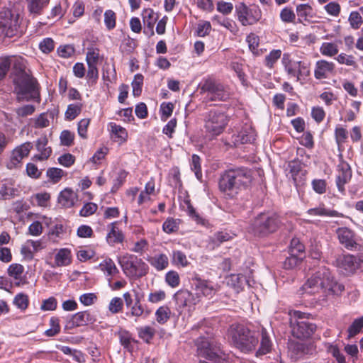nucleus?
<instances>
[{"label": "nucleus", "instance_id": "nucleus-1", "mask_svg": "<svg viewBox=\"0 0 363 363\" xmlns=\"http://www.w3.org/2000/svg\"><path fill=\"white\" fill-rule=\"evenodd\" d=\"M344 290L345 286L333 279L330 270L322 267L308 279L300 288L299 293L301 295L306 294L312 295L319 293L338 295Z\"/></svg>", "mask_w": 363, "mask_h": 363}, {"label": "nucleus", "instance_id": "nucleus-2", "mask_svg": "<svg viewBox=\"0 0 363 363\" xmlns=\"http://www.w3.org/2000/svg\"><path fill=\"white\" fill-rule=\"evenodd\" d=\"M251 170L246 167L229 169L220 174L219 190L228 198L235 197L239 191L252 182Z\"/></svg>", "mask_w": 363, "mask_h": 363}, {"label": "nucleus", "instance_id": "nucleus-3", "mask_svg": "<svg viewBox=\"0 0 363 363\" xmlns=\"http://www.w3.org/2000/svg\"><path fill=\"white\" fill-rule=\"evenodd\" d=\"M11 77L18 101L35 100L40 97L39 84L30 73L16 67Z\"/></svg>", "mask_w": 363, "mask_h": 363}, {"label": "nucleus", "instance_id": "nucleus-4", "mask_svg": "<svg viewBox=\"0 0 363 363\" xmlns=\"http://www.w3.org/2000/svg\"><path fill=\"white\" fill-rule=\"evenodd\" d=\"M228 336L235 346L244 352L254 350L258 344V338L243 324L230 325L228 330Z\"/></svg>", "mask_w": 363, "mask_h": 363}, {"label": "nucleus", "instance_id": "nucleus-5", "mask_svg": "<svg viewBox=\"0 0 363 363\" xmlns=\"http://www.w3.org/2000/svg\"><path fill=\"white\" fill-rule=\"evenodd\" d=\"M281 220L274 213H261L252 220L250 230L257 237L264 238L275 233L281 226Z\"/></svg>", "mask_w": 363, "mask_h": 363}, {"label": "nucleus", "instance_id": "nucleus-6", "mask_svg": "<svg viewBox=\"0 0 363 363\" xmlns=\"http://www.w3.org/2000/svg\"><path fill=\"white\" fill-rule=\"evenodd\" d=\"M119 264L126 277L140 278L148 272L147 264L141 259L133 255H125L119 259Z\"/></svg>", "mask_w": 363, "mask_h": 363}, {"label": "nucleus", "instance_id": "nucleus-7", "mask_svg": "<svg viewBox=\"0 0 363 363\" xmlns=\"http://www.w3.org/2000/svg\"><path fill=\"white\" fill-rule=\"evenodd\" d=\"M227 115L219 110H211L205 119L206 131L212 136L221 134L228 123Z\"/></svg>", "mask_w": 363, "mask_h": 363}, {"label": "nucleus", "instance_id": "nucleus-8", "mask_svg": "<svg viewBox=\"0 0 363 363\" xmlns=\"http://www.w3.org/2000/svg\"><path fill=\"white\" fill-rule=\"evenodd\" d=\"M19 15L10 9L0 11V38H11L18 34Z\"/></svg>", "mask_w": 363, "mask_h": 363}, {"label": "nucleus", "instance_id": "nucleus-9", "mask_svg": "<svg viewBox=\"0 0 363 363\" xmlns=\"http://www.w3.org/2000/svg\"><path fill=\"white\" fill-rule=\"evenodd\" d=\"M304 313L300 311L294 313V318L291 320V332L294 337L305 339L311 337L316 329V325L308 320L304 319Z\"/></svg>", "mask_w": 363, "mask_h": 363}, {"label": "nucleus", "instance_id": "nucleus-10", "mask_svg": "<svg viewBox=\"0 0 363 363\" xmlns=\"http://www.w3.org/2000/svg\"><path fill=\"white\" fill-rule=\"evenodd\" d=\"M201 92L206 94V97L210 101H225L230 99L229 90L222 84L212 79L203 81L201 86Z\"/></svg>", "mask_w": 363, "mask_h": 363}, {"label": "nucleus", "instance_id": "nucleus-11", "mask_svg": "<svg viewBox=\"0 0 363 363\" xmlns=\"http://www.w3.org/2000/svg\"><path fill=\"white\" fill-rule=\"evenodd\" d=\"M235 11L239 21L245 26L255 24L262 18L261 9L256 4L247 6L244 3H240L235 6Z\"/></svg>", "mask_w": 363, "mask_h": 363}, {"label": "nucleus", "instance_id": "nucleus-12", "mask_svg": "<svg viewBox=\"0 0 363 363\" xmlns=\"http://www.w3.org/2000/svg\"><path fill=\"white\" fill-rule=\"evenodd\" d=\"M33 145L30 142L24 143L14 148L6 162V167L9 169L19 168L22 164V160L28 156Z\"/></svg>", "mask_w": 363, "mask_h": 363}, {"label": "nucleus", "instance_id": "nucleus-13", "mask_svg": "<svg viewBox=\"0 0 363 363\" xmlns=\"http://www.w3.org/2000/svg\"><path fill=\"white\" fill-rule=\"evenodd\" d=\"M336 235L340 243L347 250H356L359 246L355 232L347 227L338 228Z\"/></svg>", "mask_w": 363, "mask_h": 363}, {"label": "nucleus", "instance_id": "nucleus-14", "mask_svg": "<svg viewBox=\"0 0 363 363\" xmlns=\"http://www.w3.org/2000/svg\"><path fill=\"white\" fill-rule=\"evenodd\" d=\"M256 132L251 126L246 125L237 134H233L231 137V143H225L226 145L237 147L240 145L251 143L255 140Z\"/></svg>", "mask_w": 363, "mask_h": 363}, {"label": "nucleus", "instance_id": "nucleus-15", "mask_svg": "<svg viewBox=\"0 0 363 363\" xmlns=\"http://www.w3.org/2000/svg\"><path fill=\"white\" fill-rule=\"evenodd\" d=\"M96 321V318L89 311H79L71 315L67 321L66 328L72 329L80 326H85L92 324Z\"/></svg>", "mask_w": 363, "mask_h": 363}, {"label": "nucleus", "instance_id": "nucleus-16", "mask_svg": "<svg viewBox=\"0 0 363 363\" xmlns=\"http://www.w3.org/2000/svg\"><path fill=\"white\" fill-rule=\"evenodd\" d=\"M192 281L196 291L195 296H198L199 302L201 296L211 297L216 294V289L211 281L202 279L199 277H195Z\"/></svg>", "mask_w": 363, "mask_h": 363}, {"label": "nucleus", "instance_id": "nucleus-17", "mask_svg": "<svg viewBox=\"0 0 363 363\" xmlns=\"http://www.w3.org/2000/svg\"><path fill=\"white\" fill-rule=\"evenodd\" d=\"M337 175L336 177V186L340 192H345V185L352 178V170L350 164L345 161L341 160L337 167Z\"/></svg>", "mask_w": 363, "mask_h": 363}, {"label": "nucleus", "instance_id": "nucleus-18", "mask_svg": "<svg viewBox=\"0 0 363 363\" xmlns=\"http://www.w3.org/2000/svg\"><path fill=\"white\" fill-rule=\"evenodd\" d=\"M178 310L191 307L199 303L198 296L188 290H179L174 296Z\"/></svg>", "mask_w": 363, "mask_h": 363}, {"label": "nucleus", "instance_id": "nucleus-19", "mask_svg": "<svg viewBox=\"0 0 363 363\" xmlns=\"http://www.w3.org/2000/svg\"><path fill=\"white\" fill-rule=\"evenodd\" d=\"M335 65L333 62L325 60L316 61L314 67V77L318 79H325L335 73Z\"/></svg>", "mask_w": 363, "mask_h": 363}, {"label": "nucleus", "instance_id": "nucleus-20", "mask_svg": "<svg viewBox=\"0 0 363 363\" xmlns=\"http://www.w3.org/2000/svg\"><path fill=\"white\" fill-rule=\"evenodd\" d=\"M197 345V354L199 357H203L206 359L217 361L219 354L214 348L211 347L210 342L205 338L198 339L196 342Z\"/></svg>", "mask_w": 363, "mask_h": 363}, {"label": "nucleus", "instance_id": "nucleus-21", "mask_svg": "<svg viewBox=\"0 0 363 363\" xmlns=\"http://www.w3.org/2000/svg\"><path fill=\"white\" fill-rule=\"evenodd\" d=\"M116 224L117 222H113L108 225L109 231L106 235V241L111 246L117 243H122L125 238L123 232L117 227Z\"/></svg>", "mask_w": 363, "mask_h": 363}, {"label": "nucleus", "instance_id": "nucleus-22", "mask_svg": "<svg viewBox=\"0 0 363 363\" xmlns=\"http://www.w3.org/2000/svg\"><path fill=\"white\" fill-rule=\"evenodd\" d=\"M48 143L46 135L40 137L36 141V149L40 154L37 155L35 157L40 160H47L51 155L52 149L50 147H47Z\"/></svg>", "mask_w": 363, "mask_h": 363}, {"label": "nucleus", "instance_id": "nucleus-23", "mask_svg": "<svg viewBox=\"0 0 363 363\" xmlns=\"http://www.w3.org/2000/svg\"><path fill=\"white\" fill-rule=\"evenodd\" d=\"M72 262V255L70 250L62 248L57 251L55 255V263L52 267H60L69 265Z\"/></svg>", "mask_w": 363, "mask_h": 363}, {"label": "nucleus", "instance_id": "nucleus-24", "mask_svg": "<svg viewBox=\"0 0 363 363\" xmlns=\"http://www.w3.org/2000/svg\"><path fill=\"white\" fill-rule=\"evenodd\" d=\"M306 213L313 216H328V217H340L342 214L337 211L330 210L325 208L323 203L320 204L318 207L309 208Z\"/></svg>", "mask_w": 363, "mask_h": 363}, {"label": "nucleus", "instance_id": "nucleus-25", "mask_svg": "<svg viewBox=\"0 0 363 363\" xmlns=\"http://www.w3.org/2000/svg\"><path fill=\"white\" fill-rule=\"evenodd\" d=\"M272 342L267 330L262 328L260 347L256 352V356H261L267 354L271 351Z\"/></svg>", "mask_w": 363, "mask_h": 363}, {"label": "nucleus", "instance_id": "nucleus-26", "mask_svg": "<svg viewBox=\"0 0 363 363\" xmlns=\"http://www.w3.org/2000/svg\"><path fill=\"white\" fill-rule=\"evenodd\" d=\"M147 260L157 271L164 270L169 265L168 257L163 253L150 257Z\"/></svg>", "mask_w": 363, "mask_h": 363}, {"label": "nucleus", "instance_id": "nucleus-27", "mask_svg": "<svg viewBox=\"0 0 363 363\" xmlns=\"http://www.w3.org/2000/svg\"><path fill=\"white\" fill-rule=\"evenodd\" d=\"M76 197L75 193L71 189L67 188L60 192L58 202L65 208H70L74 206Z\"/></svg>", "mask_w": 363, "mask_h": 363}, {"label": "nucleus", "instance_id": "nucleus-28", "mask_svg": "<svg viewBox=\"0 0 363 363\" xmlns=\"http://www.w3.org/2000/svg\"><path fill=\"white\" fill-rule=\"evenodd\" d=\"M50 0H27L28 11L35 16L40 15Z\"/></svg>", "mask_w": 363, "mask_h": 363}, {"label": "nucleus", "instance_id": "nucleus-29", "mask_svg": "<svg viewBox=\"0 0 363 363\" xmlns=\"http://www.w3.org/2000/svg\"><path fill=\"white\" fill-rule=\"evenodd\" d=\"M282 62L287 74L291 77H296V81L300 80V72L298 69L297 62H291L288 59V55L284 54Z\"/></svg>", "mask_w": 363, "mask_h": 363}, {"label": "nucleus", "instance_id": "nucleus-30", "mask_svg": "<svg viewBox=\"0 0 363 363\" xmlns=\"http://www.w3.org/2000/svg\"><path fill=\"white\" fill-rule=\"evenodd\" d=\"M144 313H145V315H148L150 314V311L145 309V307L140 302V298L138 296H136L134 300V303L130 308V312L127 313V315H130L131 316L139 318Z\"/></svg>", "mask_w": 363, "mask_h": 363}, {"label": "nucleus", "instance_id": "nucleus-31", "mask_svg": "<svg viewBox=\"0 0 363 363\" xmlns=\"http://www.w3.org/2000/svg\"><path fill=\"white\" fill-rule=\"evenodd\" d=\"M355 257L353 255H344L339 260V267L345 270L346 273H352L356 269Z\"/></svg>", "mask_w": 363, "mask_h": 363}, {"label": "nucleus", "instance_id": "nucleus-32", "mask_svg": "<svg viewBox=\"0 0 363 363\" xmlns=\"http://www.w3.org/2000/svg\"><path fill=\"white\" fill-rule=\"evenodd\" d=\"M296 10L300 22L308 21L309 18L312 17L313 8L308 4L298 5Z\"/></svg>", "mask_w": 363, "mask_h": 363}, {"label": "nucleus", "instance_id": "nucleus-33", "mask_svg": "<svg viewBox=\"0 0 363 363\" xmlns=\"http://www.w3.org/2000/svg\"><path fill=\"white\" fill-rule=\"evenodd\" d=\"M99 268L105 272L107 276H114L118 273V269L111 258H106L99 264Z\"/></svg>", "mask_w": 363, "mask_h": 363}, {"label": "nucleus", "instance_id": "nucleus-34", "mask_svg": "<svg viewBox=\"0 0 363 363\" xmlns=\"http://www.w3.org/2000/svg\"><path fill=\"white\" fill-rule=\"evenodd\" d=\"M172 262L175 266L182 267H186L190 264L185 253L181 250L172 252Z\"/></svg>", "mask_w": 363, "mask_h": 363}, {"label": "nucleus", "instance_id": "nucleus-35", "mask_svg": "<svg viewBox=\"0 0 363 363\" xmlns=\"http://www.w3.org/2000/svg\"><path fill=\"white\" fill-rule=\"evenodd\" d=\"M281 56V50H272L264 58V65L272 69L274 67V65L277 63L278 60L280 59Z\"/></svg>", "mask_w": 363, "mask_h": 363}, {"label": "nucleus", "instance_id": "nucleus-36", "mask_svg": "<svg viewBox=\"0 0 363 363\" xmlns=\"http://www.w3.org/2000/svg\"><path fill=\"white\" fill-rule=\"evenodd\" d=\"M171 311L167 306H160L155 312L156 320L160 324H164L170 318Z\"/></svg>", "mask_w": 363, "mask_h": 363}, {"label": "nucleus", "instance_id": "nucleus-37", "mask_svg": "<svg viewBox=\"0 0 363 363\" xmlns=\"http://www.w3.org/2000/svg\"><path fill=\"white\" fill-rule=\"evenodd\" d=\"M320 52L324 56L333 57L338 53V47L333 43H323L320 48Z\"/></svg>", "mask_w": 363, "mask_h": 363}, {"label": "nucleus", "instance_id": "nucleus-38", "mask_svg": "<svg viewBox=\"0 0 363 363\" xmlns=\"http://www.w3.org/2000/svg\"><path fill=\"white\" fill-rule=\"evenodd\" d=\"M82 103H76L69 104L67 106V111L65 112V118L72 121L74 120L77 116H79L82 111Z\"/></svg>", "mask_w": 363, "mask_h": 363}, {"label": "nucleus", "instance_id": "nucleus-39", "mask_svg": "<svg viewBox=\"0 0 363 363\" xmlns=\"http://www.w3.org/2000/svg\"><path fill=\"white\" fill-rule=\"evenodd\" d=\"M302 261V257L298 254L290 253V256L286 258L284 262V267L286 269H292L297 267Z\"/></svg>", "mask_w": 363, "mask_h": 363}, {"label": "nucleus", "instance_id": "nucleus-40", "mask_svg": "<svg viewBox=\"0 0 363 363\" xmlns=\"http://www.w3.org/2000/svg\"><path fill=\"white\" fill-rule=\"evenodd\" d=\"M155 333V329L150 326H145L138 329L139 337L147 343L153 338Z\"/></svg>", "mask_w": 363, "mask_h": 363}, {"label": "nucleus", "instance_id": "nucleus-41", "mask_svg": "<svg viewBox=\"0 0 363 363\" xmlns=\"http://www.w3.org/2000/svg\"><path fill=\"white\" fill-rule=\"evenodd\" d=\"M246 41L248 43L250 50L253 52L254 55H259L262 52L258 49L259 47V37L255 33H250L247 36Z\"/></svg>", "mask_w": 363, "mask_h": 363}, {"label": "nucleus", "instance_id": "nucleus-42", "mask_svg": "<svg viewBox=\"0 0 363 363\" xmlns=\"http://www.w3.org/2000/svg\"><path fill=\"white\" fill-rule=\"evenodd\" d=\"M29 303L28 296L23 293H19L14 297L13 304L21 310H26Z\"/></svg>", "mask_w": 363, "mask_h": 363}, {"label": "nucleus", "instance_id": "nucleus-43", "mask_svg": "<svg viewBox=\"0 0 363 363\" xmlns=\"http://www.w3.org/2000/svg\"><path fill=\"white\" fill-rule=\"evenodd\" d=\"M363 328V315L359 318L355 319L352 325L349 327L348 331V337H352L359 333L361 330Z\"/></svg>", "mask_w": 363, "mask_h": 363}, {"label": "nucleus", "instance_id": "nucleus-44", "mask_svg": "<svg viewBox=\"0 0 363 363\" xmlns=\"http://www.w3.org/2000/svg\"><path fill=\"white\" fill-rule=\"evenodd\" d=\"M111 132L118 138L121 142H124L127 140L128 133L126 130L122 126L116 124L115 123H110Z\"/></svg>", "mask_w": 363, "mask_h": 363}, {"label": "nucleus", "instance_id": "nucleus-45", "mask_svg": "<svg viewBox=\"0 0 363 363\" xmlns=\"http://www.w3.org/2000/svg\"><path fill=\"white\" fill-rule=\"evenodd\" d=\"M143 84V76L141 74H135L131 84L134 96H139L141 94Z\"/></svg>", "mask_w": 363, "mask_h": 363}, {"label": "nucleus", "instance_id": "nucleus-46", "mask_svg": "<svg viewBox=\"0 0 363 363\" xmlns=\"http://www.w3.org/2000/svg\"><path fill=\"white\" fill-rule=\"evenodd\" d=\"M104 23L108 30H113L116 27V15L112 10H106L104 13Z\"/></svg>", "mask_w": 363, "mask_h": 363}, {"label": "nucleus", "instance_id": "nucleus-47", "mask_svg": "<svg viewBox=\"0 0 363 363\" xmlns=\"http://www.w3.org/2000/svg\"><path fill=\"white\" fill-rule=\"evenodd\" d=\"M324 9L329 16L336 18L340 13L341 6L336 1H330L324 6Z\"/></svg>", "mask_w": 363, "mask_h": 363}, {"label": "nucleus", "instance_id": "nucleus-48", "mask_svg": "<svg viewBox=\"0 0 363 363\" xmlns=\"http://www.w3.org/2000/svg\"><path fill=\"white\" fill-rule=\"evenodd\" d=\"M348 137L347 130L342 127H336L335 130V138L337 146L340 147L346 141Z\"/></svg>", "mask_w": 363, "mask_h": 363}, {"label": "nucleus", "instance_id": "nucleus-49", "mask_svg": "<svg viewBox=\"0 0 363 363\" xmlns=\"http://www.w3.org/2000/svg\"><path fill=\"white\" fill-rule=\"evenodd\" d=\"M165 281L172 288L179 285L180 278L179 274L175 271H169L165 275Z\"/></svg>", "mask_w": 363, "mask_h": 363}, {"label": "nucleus", "instance_id": "nucleus-50", "mask_svg": "<svg viewBox=\"0 0 363 363\" xmlns=\"http://www.w3.org/2000/svg\"><path fill=\"white\" fill-rule=\"evenodd\" d=\"M123 308V302L121 298L120 297H114L113 298L108 305L109 311L116 314L121 311H122Z\"/></svg>", "mask_w": 363, "mask_h": 363}, {"label": "nucleus", "instance_id": "nucleus-51", "mask_svg": "<svg viewBox=\"0 0 363 363\" xmlns=\"http://www.w3.org/2000/svg\"><path fill=\"white\" fill-rule=\"evenodd\" d=\"M46 174L53 183H57L63 177L64 172L60 168L51 167L47 170Z\"/></svg>", "mask_w": 363, "mask_h": 363}, {"label": "nucleus", "instance_id": "nucleus-52", "mask_svg": "<svg viewBox=\"0 0 363 363\" xmlns=\"http://www.w3.org/2000/svg\"><path fill=\"white\" fill-rule=\"evenodd\" d=\"M348 21L353 29H358L363 23V19L357 11H352L349 16Z\"/></svg>", "mask_w": 363, "mask_h": 363}, {"label": "nucleus", "instance_id": "nucleus-53", "mask_svg": "<svg viewBox=\"0 0 363 363\" xmlns=\"http://www.w3.org/2000/svg\"><path fill=\"white\" fill-rule=\"evenodd\" d=\"M103 79L107 82H112L116 78V72L113 65H106L103 69Z\"/></svg>", "mask_w": 363, "mask_h": 363}, {"label": "nucleus", "instance_id": "nucleus-54", "mask_svg": "<svg viewBox=\"0 0 363 363\" xmlns=\"http://www.w3.org/2000/svg\"><path fill=\"white\" fill-rule=\"evenodd\" d=\"M185 204L186 205V212L189 217H191L194 220H195L197 223H203V220L200 216V215L196 212V209L194 208L191 201L189 200L184 201Z\"/></svg>", "mask_w": 363, "mask_h": 363}, {"label": "nucleus", "instance_id": "nucleus-55", "mask_svg": "<svg viewBox=\"0 0 363 363\" xmlns=\"http://www.w3.org/2000/svg\"><path fill=\"white\" fill-rule=\"evenodd\" d=\"M185 204L186 205V212L189 217H191L194 220H195L197 223H203V220L200 216V215L196 212V209L194 208L191 201L189 200L184 201Z\"/></svg>", "mask_w": 363, "mask_h": 363}, {"label": "nucleus", "instance_id": "nucleus-56", "mask_svg": "<svg viewBox=\"0 0 363 363\" xmlns=\"http://www.w3.org/2000/svg\"><path fill=\"white\" fill-rule=\"evenodd\" d=\"M162 228L165 233L169 234L176 232L179 228L178 222L176 219L169 218L164 222Z\"/></svg>", "mask_w": 363, "mask_h": 363}, {"label": "nucleus", "instance_id": "nucleus-57", "mask_svg": "<svg viewBox=\"0 0 363 363\" xmlns=\"http://www.w3.org/2000/svg\"><path fill=\"white\" fill-rule=\"evenodd\" d=\"M24 271L23 265L17 263L11 264L8 268V274L10 277H13L15 279H18Z\"/></svg>", "mask_w": 363, "mask_h": 363}, {"label": "nucleus", "instance_id": "nucleus-58", "mask_svg": "<svg viewBox=\"0 0 363 363\" xmlns=\"http://www.w3.org/2000/svg\"><path fill=\"white\" fill-rule=\"evenodd\" d=\"M280 18L284 23H292L296 18V15L291 8L285 7L280 12Z\"/></svg>", "mask_w": 363, "mask_h": 363}, {"label": "nucleus", "instance_id": "nucleus-59", "mask_svg": "<svg viewBox=\"0 0 363 363\" xmlns=\"http://www.w3.org/2000/svg\"><path fill=\"white\" fill-rule=\"evenodd\" d=\"M16 191V189L9 186L6 184H3L1 186L0 195L3 199H11L15 196Z\"/></svg>", "mask_w": 363, "mask_h": 363}, {"label": "nucleus", "instance_id": "nucleus-60", "mask_svg": "<svg viewBox=\"0 0 363 363\" xmlns=\"http://www.w3.org/2000/svg\"><path fill=\"white\" fill-rule=\"evenodd\" d=\"M98 209V206L91 202L85 203L79 211V215L83 217H88L93 215Z\"/></svg>", "mask_w": 363, "mask_h": 363}, {"label": "nucleus", "instance_id": "nucleus-61", "mask_svg": "<svg viewBox=\"0 0 363 363\" xmlns=\"http://www.w3.org/2000/svg\"><path fill=\"white\" fill-rule=\"evenodd\" d=\"M60 138L62 145L69 147L73 144L74 134L68 130H65L62 131Z\"/></svg>", "mask_w": 363, "mask_h": 363}, {"label": "nucleus", "instance_id": "nucleus-62", "mask_svg": "<svg viewBox=\"0 0 363 363\" xmlns=\"http://www.w3.org/2000/svg\"><path fill=\"white\" fill-rule=\"evenodd\" d=\"M337 61L341 65H346L347 66L357 67V62L352 55H349L345 53H340L336 58Z\"/></svg>", "mask_w": 363, "mask_h": 363}, {"label": "nucleus", "instance_id": "nucleus-63", "mask_svg": "<svg viewBox=\"0 0 363 363\" xmlns=\"http://www.w3.org/2000/svg\"><path fill=\"white\" fill-rule=\"evenodd\" d=\"M55 43L50 38L43 39L39 44L40 50L44 53H50L54 50Z\"/></svg>", "mask_w": 363, "mask_h": 363}, {"label": "nucleus", "instance_id": "nucleus-64", "mask_svg": "<svg viewBox=\"0 0 363 363\" xmlns=\"http://www.w3.org/2000/svg\"><path fill=\"white\" fill-rule=\"evenodd\" d=\"M74 48L71 45H62L57 48L59 56L63 58L70 57L74 54Z\"/></svg>", "mask_w": 363, "mask_h": 363}]
</instances>
